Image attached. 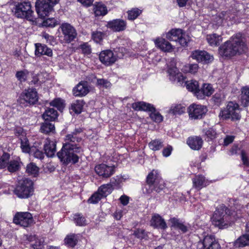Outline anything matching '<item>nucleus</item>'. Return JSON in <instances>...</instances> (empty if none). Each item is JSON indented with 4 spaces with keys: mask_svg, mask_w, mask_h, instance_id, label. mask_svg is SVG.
I'll use <instances>...</instances> for the list:
<instances>
[{
    "mask_svg": "<svg viewBox=\"0 0 249 249\" xmlns=\"http://www.w3.org/2000/svg\"><path fill=\"white\" fill-rule=\"evenodd\" d=\"M40 130L42 133L46 134L54 133L55 131L54 124L52 122L44 120V122L41 125Z\"/></svg>",
    "mask_w": 249,
    "mask_h": 249,
    "instance_id": "31",
    "label": "nucleus"
},
{
    "mask_svg": "<svg viewBox=\"0 0 249 249\" xmlns=\"http://www.w3.org/2000/svg\"><path fill=\"white\" fill-rule=\"evenodd\" d=\"M107 13L106 6L102 3H98L94 8V13L96 16H104Z\"/></svg>",
    "mask_w": 249,
    "mask_h": 249,
    "instance_id": "41",
    "label": "nucleus"
},
{
    "mask_svg": "<svg viewBox=\"0 0 249 249\" xmlns=\"http://www.w3.org/2000/svg\"><path fill=\"white\" fill-rule=\"evenodd\" d=\"M58 113L56 110L53 108H48L43 114L42 117L44 120L53 122L57 118Z\"/></svg>",
    "mask_w": 249,
    "mask_h": 249,
    "instance_id": "29",
    "label": "nucleus"
},
{
    "mask_svg": "<svg viewBox=\"0 0 249 249\" xmlns=\"http://www.w3.org/2000/svg\"><path fill=\"white\" fill-rule=\"evenodd\" d=\"M187 89L192 92H194L196 96V92L199 90L198 83L196 80H191L185 83Z\"/></svg>",
    "mask_w": 249,
    "mask_h": 249,
    "instance_id": "42",
    "label": "nucleus"
},
{
    "mask_svg": "<svg viewBox=\"0 0 249 249\" xmlns=\"http://www.w3.org/2000/svg\"><path fill=\"white\" fill-rule=\"evenodd\" d=\"M171 228L180 231L182 233H185L188 231L189 228L180 219L176 217L170 219Z\"/></svg>",
    "mask_w": 249,
    "mask_h": 249,
    "instance_id": "20",
    "label": "nucleus"
},
{
    "mask_svg": "<svg viewBox=\"0 0 249 249\" xmlns=\"http://www.w3.org/2000/svg\"><path fill=\"white\" fill-rule=\"evenodd\" d=\"M196 249H220V246L213 235H207L197 243Z\"/></svg>",
    "mask_w": 249,
    "mask_h": 249,
    "instance_id": "10",
    "label": "nucleus"
},
{
    "mask_svg": "<svg viewBox=\"0 0 249 249\" xmlns=\"http://www.w3.org/2000/svg\"><path fill=\"white\" fill-rule=\"evenodd\" d=\"M208 109L203 105L192 104L188 108L189 116L192 120L202 119L206 115Z\"/></svg>",
    "mask_w": 249,
    "mask_h": 249,
    "instance_id": "9",
    "label": "nucleus"
},
{
    "mask_svg": "<svg viewBox=\"0 0 249 249\" xmlns=\"http://www.w3.org/2000/svg\"><path fill=\"white\" fill-rule=\"evenodd\" d=\"M15 16L18 18H25L32 21L34 19V11L30 1L18 2L13 10Z\"/></svg>",
    "mask_w": 249,
    "mask_h": 249,
    "instance_id": "7",
    "label": "nucleus"
},
{
    "mask_svg": "<svg viewBox=\"0 0 249 249\" xmlns=\"http://www.w3.org/2000/svg\"><path fill=\"white\" fill-rule=\"evenodd\" d=\"M78 242L77 235L75 234L68 235L64 239L66 245L71 247H74Z\"/></svg>",
    "mask_w": 249,
    "mask_h": 249,
    "instance_id": "38",
    "label": "nucleus"
},
{
    "mask_svg": "<svg viewBox=\"0 0 249 249\" xmlns=\"http://www.w3.org/2000/svg\"><path fill=\"white\" fill-rule=\"evenodd\" d=\"M220 119L239 120L241 118L239 105L234 102H229L226 107L222 109L219 114Z\"/></svg>",
    "mask_w": 249,
    "mask_h": 249,
    "instance_id": "6",
    "label": "nucleus"
},
{
    "mask_svg": "<svg viewBox=\"0 0 249 249\" xmlns=\"http://www.w3.org/2000/svg\"><path fill=\"white\" fill-rule=\"evenodd\" d=\"M38 167L34 163H30L27 165L26 172L30 175L35 177L38 174Z\"/></svg>",
    "mask_w": 249,
    "mask_h": 249,
    "instance_id": "46",
    "label": "nucleus"
},
{
    "mask_svg": "<svg viewBox=\"0 0 249 249\" xmlns=\"http://www.w3.org/2000/svg\"><path fill=\"white\" fill-rule=\"evenodd\" d=\"M96 85L100 88L107 89L111 87V84L108 80L101 78L97 79Z\"/></svg>",
    "mask_w": 249,
    "mask_h": 249,
    "instance_id": "52",
    "label": "nucleus"
},
{
    "mask_svg": "<svg viewBox=\"0 0 249 249\" xmlns=\"http://www.w3.org/2000/svg\"><path fill=\"white\" fill-rule=\"evenodd\" d=\"M167 72L169 74V79L171 81H175L176 76H181V73L179 72L177 67H172L168 68Z\"/></svg>",
    "mask_w": 249,
    "mask_h": 249,
    "instance_id": "44",
    "label": "nucleus"
},
{
    "mask_svg": "<svg viewBox=\"0 0 249 249\" xmlns=\"http://www.w3.org/2000/svg\"><path fill=\"white\" fill-rule=\"evenodd\" d=\"M20 147L24 153L32 154L33 152V147H31L28 140L25 137L20 138Z\"/></svg>",
    "mask_w": 249,
    "mask_h": 249,
    "instance_id": "37",
    "label": "nucleus"
},
{
    "mask_svg": "<svg viewBox=\"0 0 249 249\" xmlns=\"http://www.w3.org/2000/svg\"><path fill=\"white\" fill-rule=\"evenodd\" d=\"M23 240L25 243L30 244V249H43L44 248L43 238L38 237L36 235H25Z\"/></svg>",
    "mask_w": 249,
    "mask_h": 249,
    "instance_id": "14",
    "label": "nucleus"
},
{
    "mask_svg": "<svg viewBox=\"0 0 249 249\" xmlns=\"http://www.w3.org/2000/svg\"><path fill=\"white\" fill-rule=\"evenodd\" d=\"M35 46V55L36 56H40L43 55H45L49 57H52L53 56V53L52 50L48 47L46 45L41 43H36Z\"/></svg>",
    "mask_w": 249,
    "mask_h": 249,
    "instance_id": "21",
    "label": "nucleus"
},
{
    "mask_svg": "<svg viewBox=\"0 0 249 249\" xmlns=\"http://www.w3.org/2000/svg\"><path fill=\"white\" fill-rule=\"evenodd\" d=\"M235 212H232L224 205H220L214 212L212 218L213 223L219 229L228 228L237 218L240 217Z\"/></svg>",
    "mask_w": 249,
    "mask_h": 249,
    "instance_id": "3",
    "label": "nucleus"
},
{
    "mask_svg": "<svg viewBox=\"0 0 249 249\" xmlns=\"http://www.w3.org/2000/svg\"><path fill=\"white\" fill-rule=\"evenodd\" d=\"M163 146V142L159 139L152 140L149 143V147L153 151L159 150Z\"/></svg>",
    "mask_w": 249,
    "mask_h": 249,
    "instance_id": "43",
    "label": "nucleus"
},
{
    "mask_svg": "<svg viewBox=\"0 0 249 249\" xmlns=\"http://www.w3.org/2000/svg\"><path fill=\"white\" fill-rule=\"evenodd\" d=\"M132 107L135 110L155 111V108L153 105L144 102H138L132 104Z\"/></svg>",
    "mask_w": 249,
    "mask_h": 249,
    "instance_id": "26",
    "label": "nucleus"
},
{
    "mask_svg": "<svg viewBox=\"0 0 249 249\" xmlns=\"http://www.w3.org/2000/svg\"><path fill=\"white\" fill-rule=\"evenodd\" d=\"M34 192V182L27 178L19 180L14 191V194L20 198L30 197L33 195Z\"/></svg>",
    "mask_w": 249,
    "mask_h": 249,
    "instance_id": "5",
    "label": "nucleus"
},
{
    "mask_svg": "<svg viewBox=\"0 0 249 249\" xmlns=\"http://www.w3.org/2000/svg\"><path fill=\"white\" fill-rule=\"evenodd\" d=\"M51 106L56 107L58 110H61L64 107L63 102L60 99H56L50 103Z\"/></svg>",
    "mask_w": 249,
    "mask_h": 249,
    "instance_id": "55",
    "label": "nucleus"
},
{
    "mask_svg": "<svg viewBox=\"0 0 249 249\" xmlns=\"http://www.w3.org/2000/svg\"><path fill=\"white\" fill-rule=\"evenodd\" d=\"M85 102L83 100H77L71 105V109L76 114H80L83 109Z\"/></svg>",
    "mask_w": 249,
    "mask_h": 249,
    "instance_id": "36",
    "label": "nucleus"
},
{
    "mask_svg": "<svg viewBox=\"0 0 249 249\" xmlns=\"http://www.w3.org/2000/svg\"><path fill=\"white\" fill-rule=\"evenodd\" d=\"M21 164L19 159L10 160L7 165V170L11 173L16 172L20 170Z\"/></svg>",
    "mask_w": 249,
    "mask_h": 249,
    "instance_id": "28",
    "label": "nucleus"
},
{
    "mask_svg": "<svg viewBox=\"0 0 249 249\" xmlns=\"http://www.w3.org/2000/svg\"><path fill=\"white\" fill-rule=\"evenodd\" d=\"M187 142L191 149L198 150L201 148L203 141L200 137L196 136L189 138Z\"/></svg>",
    "mask_w": 249,
    "mask_h": 249,
    "instance_id": "27",
    "label": "nucleus"
},
{
    "mask_svg": "<svg viewBox=\"0 0 249 249\" xmlns=\"http://www.w3.org/2000/svg\"><path fill=\"white\" fill-rule=\"evenodd\" d=\"M193 186L197 190L209 185V182L205 177L201 175H196L192 179Z\"/></svg>",
    "mask_w": 249,
    "mask_h": 249,
    "instance_id": "22",
    "label": "nucleus"
},
{
    "mask_svg": "<svg viewBox=\"0 0 249 249\" xmlns=\"http://www.w3.org/2000/svg\"><path fill=\"white\" fill-rule=\"evenodd\" d=\"M113 189L112 185L108 183L101 185L98 189V192L103 197H106L112 192Z\"/></svg>",
    "mask_w": 249,
    "mask_h": 249,
    "instance_id": "40",
    "label": "nucleus"
},
{
    "mask_svg": "<svg viewBox=\"0 0 249 249\" xmlns=\"http://www.w3.org/2000/svg\"><path fill=\"white\" fill-rule=\"evenodd\" d=\"M127 13L128 19L129 20H134L141 13V11L138 8H134L131 10L128 11Z\"/></svg>",
    "mask_w": 249,
    "mask_h": 249,
    "instance_id": "50",
    "label": "nucleus"
},
{
    "mask_svg": "<svg viewBox=\"0 0 249 249\" xmlns=\"http://www.w3.org/2000/svg\"><path fill=\"white\" fill-rule=\"evenodd\" d=\"M151 225L155 228L164 230L167 226L165 220L158 214H154L150 221Z\"/></svg>",
    "mask_w": 249,
    "mask_h": 249,
    "instance_id": "23",
    "label": "nucleus"
},
{
    "mask_svg": "<svg viewBox=\"0 0 249 249\" xmlns=\"http://www.w3.org/2000/svg\"><path fill=\"white\" fill-rule=\"evenodd\" d=\"M79 48L85 55H89L91 53V47L87 42L81 44Z\"/></svg>",
    "mask_w": 249,
    "mask_h": 249,
    "instance_id": "56",
    "label": "nucleus"
},
{
    "mask_svg": "<svg viewBox=\"0 0 249 249\" xmlns=\"http://www.w3.org/2000/svg\"><path fill=\"white\" fill-rule=\"evenodd\" d=\"M35 7L38 16L41 18H45L53 11V7L46 0H37Z\"/></svg>",
    "mask_w": 249,
    "mask_h": 249,
    "instance_id": "13",
    "label": "nucleus"
},
{
    "mask_svg": "<svg viewBox=\"0 0 249 249\" xmlns=\"http://www.w3.org/2000/svg\"><path fill=\"white\" fill-rule=\"evenodd\" d=\"M103 196L98 191L93 194L89 199L88 202L90 203L95 204L100 201Z\"/></svg>",
    "mask_w": 249,
    "mask_h": 249,
    "instance_id": "54",
    "label": "nucleus"
},
{
    "mask_svg": "<svg viewBox=\"0 0 249 249\" xmlns=\"http://www.w3.org/2000/svg\"><path fill=\"white\" fill-rule=\"evenodd\" d=\"M207 141L213 140L216 137V133L213 128H209L204 130Z\"/></svg>",
    "mask_w": 249,
    "mask_h": 249,
    "instance_id": "53",
    "label": "nucleus"
},
{
    "mask_svg": "<svg viewBox=\"0 0 249 249\" xmlns=\"http://www.w3.org/2000/svg\"><path fill=\"white\" fill-rule=\"evenodd\" d=\"M212 101L214 103V104L218 106H219L222 100L223 97L219 93H215L212 98Z\"/></svg>",
    "mask_w": 249,
    "mask_h": 249,
    "instance_id": "59",
    "label": "nucleus"
},
{
    "mask_svg": "<svg viewBox=\"0 0 249 249\" xmlns=\"http://www.w3.org/2000/svg\"><path fill=\"white\" fill-rule=\"evenodd\" d=\"M198 70L197 64H188L185 66V71L188 72L195 74Z\"/></svg>",
    "mask_w": 249,
    "mask_h": 249,
    "instance_id": "51",
    "label": "nucleus"
},
{
    "mask_svg": "<svg viewBox=\"0 0 249 249\" xmlns=\"http://www.w3.org/2000/svg\"><path fill=\"white\" fill-rule=\"evenodd\" d=\"M150 117L152 120L157 123H160L162 121V116L159 113L155 111H150Z\"/></svg>",
    "mask_w": 249,
    "mask_h": 249,
    "instance_id": "57",
    "label": "nucleus"
},
{
    "mask_svg": "<svg viewBox=\"0 0 249 249\" xmlns=\"http://www.w3.org/2000/svg\"><path fill=\"white\" fill-rule=\"evenodd\" d=\"M206 39L212 46H217L222 41V37L221 36L218 35L216 34L208 35L206 37Z\"/></svg>",
    "mask_w": 249,
    "mask_h": 249,
    "instance_id": "33",
    "label": "nucleus"
},
{
    "mask_svg": "<svg viewBox=\"0 0 249 249\" xmlns=\"http://www.w3.org/2000/svg\"><path fill=\"white\" fill-rule=\"evenodd\" d=\"M241 159L244 165L249 166V160L243 150L241 151Z\"/></svg>",
    "mask_w": 249,
    "mask_h": 249,
    "instance_id": "64",
    "label": "nucleus"
},
{
    "mask_svg": "<svg viewBox=\"0 0 249 249\" xmlns=\"http://www.w3.org/2000/svg\"><path fill=\"white\" fill-rule=\"evenodd\" d=\"M59 24V21L55 18H48L44 20L42 25L47 27H54Z\"/></svg>",
    "mask_w": 249,
    "mask_h": 249,
    "instance_id": "47",
    "label": "nucleus"
},
{
    "mask_svg": "<svg viewBox=\"0 0 249 249\" xmlns=\"http://www.w3.org/2000/svg\"><path fill=\"white\" fill-rule=\"evenodd\" d=\"M247 44L240 33L232 36L219 47L220 53L226 57L233 56L237 54L245 53L247 51Z\"/></svg>",
    "mask_w": 249,
    "mask_h": 249,
    "instance_id": "2",
    "label": "nucleus"
},
{
    "mask_svg": "<svg viewBox=\"0 0 249 249\" xmlns=\"http://www.w3.org/2000/svg\"><path fill=\"white\" fill-rule=\"evenodd\" d=\"M185 107L182 104L173 105L169 111V113L173 115H181L185 112Z\"/></svg>",
    "mask_w": 249,
    "mask_h": 249,
    "instance_id": "35",
    "label": "nucleus"
},
{
    "mask_svg": "<svg viewBox=\"0 0 249 249\" xmlns=\"http://www.w3.org/2000/svg\"><path fill=\"white\" fill-rule=\"evenodd\" d=\"M100 61L106 66H110L116 61V57L113 53L109 50L102 51L99 54Z\"/></svg>",
    "mask_w": 249,
    "mask_h": 249,
    "instance_id": "17",
    "label": "nucleus"
},
{
    "mask_svg": "<svg viewBox=\"0 0 249 249\" xmlns=\"http://www.w3.org/2000/svg\"><path fill=\"white\" fill-rule=\"evenodd\" d=\"M38 94L36 89L29 88L22 92L18 101L20 104L34 105L38 101Z\"/></svg>",
    "mask_w": 249,
    "mask_h": 249,
    "instance_id": "8",
    "label": "nucleus"
},
{
    "mask_svg": "<svg viewBox=\"0 0 249 249\" xmlns=\"http://www.w3.org/2000/svg\"><path fill=\"white\" fill-rule=\"evenodd\" d=\"M156 45L164 52H170L172 49L171 44L164 38H158L155 41Z\"/></svg>",
    "mask_w": 249,
    "mask_h": 249,
    "instance_id": "30",
    "label": "nucleus"
},
{
    "mask_svg": "<svg viewBox=\"0 0 249 249\" xmlns=\"http://www.w3.org/2000/svg\"><path fill=\"white\" fill-rule=\"evenodd\" d=\"M63 36V40L65 43H69L73 41L77 37V34L75 29L70 24L64 23L59 27Z\"/></svg>",
    "mask_w": 249,
    "mask_h": 249,
    "instance_id": "11",
    "label": "nucleus"
},
{
    "mask_svg": "<svg viewBox=\"0 0 249 249\" xmlns=\"http://www.w3.org/2000/svg\"><path fill=\"white\" fill-rule=\"evenodd\" d=\"M146 183L149 186V189L146 190L147 194H151L153 191L159 193L165 188V183L158 170L153 169L148 173Z\"/></svg>",
    "mask_w": 249,
    "mask_h": 249,
    "instance_id": "4",
    "label": "nucleus"
},
{
    "mask_svg": "<svg viewBox=\"0 0 249 249\" xmlns=\"http://www.w3.org/2000/svg\"><path fill=\"white\" fill-rule=\"evenodd\" d=\"M122 181V179L121 178L119 177H116L115 178H113L110 180V183L112 185V187H118Z\"/></svg>",
    "mask_w": 249,
    "mask_h": 249,
    "instance_id": "61",
    "label": "nucleus"
},
{
    "mask_svg": "<svg viewBox=\"0 0 249 249\" xmlns=\"http://www.w3.org/2000/svg\"><path fill=\"white\" fill-rule=\"evenodd\" d=\"M31 154L33 155L36 158H37L40 160H42L44 157V154L41 151L39 150L38 149H36V151H34V148L33 152Z\"/></svg>",
    "mask_w": 249,
    "mask_h": 249,
    "instance_id": "62",
    "label": "nucleus"
},
{
    "mask_svg": "<svg viewBox=\"0 0 249 249\" xmlns=\"http://www.w3.org/2000/svg\"><path fill=\"white\" fill-rule=\"evenodd\" d=\"M241 102L244 107L249 103V87H244L242 89Z\"/></svg>",
    "mask_w": 249,
    "mask_h": 249,
    "instance_id": "39",
    "label": "nucleus"
},
{
    "mask_svg": "<svg viewBox=\"0 0 249 249\" xmlns=\"http://www.w3.org/2000/svg\"><path fill=\"white\" fill-rule=\"evenodd\" d=\"M104 36V34L102 32L99 31L93 32L92 33V38L96 43L100 42Z\"/></svg>",
    "mask_w": 249,
    "mask_h": 249,
    "instance_id": "58",
    "label": "nucleus"
},
{
    "mask_svg": "<svg viewBox=\"0 0 249 249\" xmlns=\"http://www.w3.org/2000/svg\"><path fill=\"white\" fill-rule=\"evenodd\" d=\"M185 36V35L183 34L182 32L181 36H179V38L178 39L177 41L179 42V44L182 46L187 45V43L188 42V39L186 38Z\"/></svg>",
    "mask_w": 249,
    "mask_h": 249,
    "instance_id": "60",
    "label": "nucleus"
},
{
    "mask_svg": "<svg viewBox=\"0 0 249 249\" xmlns=\"http://www.w3.org/2000/svg\"><path fill=\"white\" fill-rule=\"evenodd\" d=\"M173 150V148L171 145H168L166 147L164 148L162 150V155L165 157L169 156Z\"/></svg>",
    "mask_w": 249,
    "mask_h": 249,
    "instance_id": "63",
    "label": "nucleus"
},
{
    "mask_svg": "<svg viewBox=\"0 0 249 249\" xmlns=\"http://www.w3.org/2000/svg\"><path fill=\"white\" fill-rule=\"evenodd\" d=\"M33 216L29 212H17L13 218V222L23 227H28L33 223Z\"/></svg>",
    "mask_w": 249,
    "mask_h": 249,
    "instance_id": "12",
    "label": "nucleus"
},
{
    "mask_svg": "<svg viewBox=\"0 0 249 249\" xmlns=\"http://www.w3.org/2000/svg\"><path fill=\"white\" fill-rule=\"evenodd\" d=\"M10 155L8 153H4L0 158V169L7 167V165L9 161Z\"/></svg>",
    "mask_w": 249,
    "mask_h": 249,
    "instance_id": "48",
    "label": "nucleus"
},
{
    "mask_svg": "<svg viewBox=\"0 0 249 249\" xmlns=\"http://www.w3.org/2000/svg\"><path fill=\"white\" fill-rule=\"evenodd\" d=\"M28 74L29 72L27 70L18 71L16 74V77L20 82H23L27 80Z\"/></svg>",
    "mask_w": 249,
    "mask_h": 249,
    "instance_id": "49",
    "label": "nucleus"
},
{
    "mask_svg": "<svg viewBox=\"0 0 249 249\" xmlns=\"http://www.w3.org/2000/svg\"><path fill=\"white\" fill-rule=\"evenodd\" d=\"M182 30L180 29H173L166 34V38L170 41H177L181 36Z\"/></svg>",
    "mask_w": 249,
    "mask_h": 249,
    "instance_id": "34",
    "label": "nucleus"
},
{
    "mask_svg": "<svg viewBox=\"0 0 249 249\" xmlns=\"http://www.w3.org/2000/svg\"><path fill=\"white\" fill-rule=\"evenodd\" d=\"M249 246V231L240 236L234 242L236 247H244Z\"/></svg>",
    "mask_w": 249,
    "mask_h": 249,
    "instance_id": "32",
    "label": "nucleus"
},
{
    "mask_svg": "<svg viewBox=\"0 0 249 249\" xmlns=\"http://www.w3.org/2000/svg\"><path fill=\"white\" fill-rule=\"evenodd\" d=\"M81 132L79 129L75 130L66 135L60 151L57 153V156L61 162L66 164L70 163L75 164L79 161L78 154L83 151L80 145L82 138L78 136Z\"/></svg>",
    "mask_w": 249,
    "mask_h": 249,
    "instance_id": "1",
    "label": "nucleus"
},
{
    "mask_svg": "<svg viewBox=\"0 0 249 249\" xmlns=\"http://www.w3.org/2000/svg\"><path fill=\"white\" fill-rule=\"evenodd\" d=\"M89 91L87 82L81 81L73 88L72 93L75 97H83L86 96Z\"/></svg>",
    "mask_w": 249,
    "mask_h": 249,
    "instance_id": "18",
    "label": "nucleus"
},
{
    "mask_svg": "<svg viewBox=\"0 0 249 249\" xmlns=\"http://www.w3.org/2000/svg\"><path fill=\"white\" fill-rule=\"evenodd\" d=\"M213 92L212 86L209 84H204L202 88L196 92V96L198 99L204 98L205 96H210Z\"/></svg>",
    "mask_w": 249,
    "mask_h": 249,
    "instance_id": "25",
    "label": "nucleus"
},
{
    "mask_svg": "<svg viewBox=\"0 0 249 249\" xmlns=\"http://www.w3.org/2000/svg\"><path fill=\"white\" fill-rule=\"evenodd\" d=\"M191 57L199 63L208 64L213 60V56L204 50H196L191 53Z\"/></svg>",
    "mask_w": 249,
    "mask_h": 249,
    "instance_id": "15",
    "label": "nucleus"
},
{
    "mask_svg": "<svg viewBox=\"0 0 249 249\" xmlns=\"http://www.w3.org/2000/svg\"><path fill=\"white\" fill-rule=\"evenodd\" d=\"M44 150L47 157H53L56 152L55 142L48 139L46 140L44 144Z\"/></svg>",
    "mask_w": 249,
    "mask_h": 249,
    "instance_id": "24",
    "label": "nucleus"
},
{
    "mask_svg": "<svg viewBox=\"0 0 249 249\" xmlns=\"http://www.w3.org/2000/svg\"><path fill=\"white\" fill-rule=\"evenodd\" d=\"M107 26L113 31L121 32L125 29L126 23L123 19H116L108 21Z\"/></svg>",
    "mask_w": 249,
    "mask_h": 249,
    "instance_id": "19",
    "label": "nucleus"
},
{
    "mask_svg": "<svg viewBox=\"0 0 249 249\" xmlns=\"http://www.w3.org/2000/svg\"><path fill=\"white\" fill-rule=\"evenodd\" d=\"M73 219L76 225L79 226H84L86 225V220L83 215L81 213H76L74 215Z\"/></svg>",
    "mask_w": 249,
    "mask_h": 249,
    "instance_id": "45",
    "label": "nucleus"
},
{
    "mask_svg": "<svg viewBox=\"0 0 249 249\" xmlns=\"http://www.w3.org/2000/svg\"><path fill=\"white\" fill-rule=\"evenodd\" d=\"M94 170L99 177L102 178H108L114 173L115 167L102 163L96 165Z\"/></svg>",
    "mask_w": 249,
    "mask_h": 249,
    "instance_id": "16",
    "label": "nucleus"
}]
</instances>
